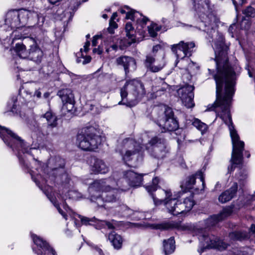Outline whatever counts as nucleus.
I'll use <instances>...</instances> for the list:
<instances>
[{
    "mask_svg": "<svg viewBox=\"0 0 255 255\" xmlns=\"http://www.w3.org/2000/svg\"><path fill=\"white\" fill-rule=\"evenodd\" d=\"M175 227L174 224L170 222H165L161 224H154L151 225V227L154 229L160 230H166L173 229Z\"/></svg>",
    "mask_w": 255,
    "mask_h": 255,
    "instance_id": "obj_37",
    "label": "nucleus"
},
{
    "mask_svg": "<svg viewBox=\"0 0 255 255\" xmlns=\"http://www.w3.org/2000/svg\"><path fill=\"white\" fill-rule=\"evenodd\" d=\"M254 10V9L252 7H249L245 10V12L247 15L250 16Z\"/></svg>",
    "mask_w": 255,
    "mask_h": 255,
    "instance_id": "obj_48",
    "label": "nucleus"
},
{
    "mask_svg": "<svg viewBox=\"0 0 255 255\" xmlns=\"http://www.w3.org/2000/svg\"><path fill=\"white\" fill-rule=\"evenodd\" d=\"M194 65H195V63L192 62L191 63H190L189 64V66L190 68H191L192 67H193L194 66Z\"/></svg>",
    "mask_w": 255,
    "mask_h": 255,
    "instance_id": "obj_62",
    "label": "nucleus"
},
{
    "mask_svg": "<svg viewBox=\"0 0 255 255\" xmlns=\"http://www.w3.org/2000/svg\"><path fill=\"white\" fill-rule=\"evenodd\" d=\"M16 97H13L7 103V110L5 113L11 112L13 114H17L18 110L16 105Z\"/></svg>",
    "mask_w": 255,
    "mask_h": 255,
    "instance_id": "obj_36",
    "label": "nucleus"
},
{
    "mask_svg": "<svg viewBox=\"0 0 255 255\" xmlns=\"http://www.w3.org/2000/svg\"><path fill=\"white\" fill-rule=\"evenodd\" d=\"M91 58L90 56H87L85 57V60L83 62V64L89 63L91 61Z\"/></svg>",
    "mask_w": 255,
    "mask_h": 255,
    "instance_id": "obj_52",
    "label": "nucleus"
},
{
    "mask_svg": "<svg viewBox=\"0 0 255 255\" xmlns=\"http://www.w3.org/2000/svg\"><path fill=\"white\" fill-rule=\"evenodd\" d=\"M90 45V43L89 41H87L84 46V51L87 52L89 50V47Z\"/></svg>",
    "mask_w": 255,
    "mask_h": 255,
    "instance_id": "obj_51",
    "label": "nucleus"
},
{
    "mask_svg": "<svg viewBox=\"0 0 255 255\" xmlns=\"http://www.w3.org/2000/svg\"><path fill=\"white\" fill-rule=\"evenodd\" d=\"M119 11L122 14H126V18L128 19L135 20L136 17L138 18V15L142 17V15L138 12L130 9L127 5L120 9Z\"/></svg>",
    "mask_w": 255,
    "mask_h": 255,
    "instance_id": "obj_31",
    "label": "nucleus"
},
{
    "mask_svg": "<svg viewBox=\"0 0 255 255\" xmlns=\"http://www.w3.org/2000/svg\"><path fill=\"white\" fill-rule=\"evenodd\" d=\"M250 232L255 237V225L252 224L250 228Z\"/></svg>",
    "mask_w": 255,
    "mask_h": 255,
    "instance_id": "obj_49",
    "label": "nucleus"
},
{
    "mask_svg": "<svg viewBox=\"0 0 255 255\" xmlns=\"http://www.w3.org/2000/svg\"><path fill=\"white\" fill-rule=\"evenodd\" d=\"M157 124L164 130L173 131L178 128V123L176 120L173 117V112L170 108H166L165 111H160L159 115L156 120Z\"/></svg>",
    "mask_w": 255,
    "mask_h": 255,
    "instance_id": "obj_10",
    "label": "nucleus"
},
{
    "mask_svg": "<svg viewBox=\"0 0 255 255\" xmlns=\"http://www.w3.org/2000/svg\"><path fill=\"white\" fill-rule=\"evenodd\" d=\"M93 52L100 55L102 53V51L100 48H94L93 49Z\"/></svg>",
    "mask_w": 255,
    "mask_h": 255,
    "instance_id": "obj_55",
    "label": "nucleus"
},
{
    "mask_svg": "<svg viewBox=\"0 0 255 255\" xmlns=\"http://www.w3.org/2000/svg\"><path fill=\"white\" fill-rule=\"evenodd\" d=\"M79 217L82 223L85 225H91L90 222H96L97 220L95 218H89L81 215H79Z\"/></svg>",
    "mask_w": 255,
    "mask_h": 255,
    "instance_id": "obj_45",
    "label": "nucleus"
},
{
    "mask_svg": "<svg viewBox=\"0 0 255 255\" xmlns=\"http://www.w3.org/2000/svg\"><path fill=\"white\" fill-rule=\"evenodd\" d=\"M118 65L124 68L126 74L129 71H134L136 69V62L135 60L131 57L123 56L118 58L116 60Z\"/></svg>",
    "mask_w": 255,
    "mask_h": 255,
    "instance_id": "obj_21",
    "label": "nucleus"
},
{
    "mask_svg": "<svg viewBox=\"0 0 255 255\" xmlns=\"http://www.w3.org/2000/svg\"><path fill=\"white\" fill-rule=\"evenodd\" d=\"M29 32V30L28 28H24L23 29V28H15L12 32L11 31L4 32L5 38L4 39H0V40L6 41L8 44H11L13 43L14 40L25 38V35H27Z\"/></svg>",
    "mask_w": 255,
    "mask_h": 255,
    "instance_id": "obj_19",
    "label": "nucleus"
},
{
    "mask_svg": "<svg viewBox=\"0 0 255 255\" xmlns=\"http://www.w3.org/2000/svg\"><path fill=\"white\" fill-rule=\"evenodd\" d=\"M194 233L198 237L200 245L204 249L216 248L222 250L227 248V245L219 240L214 235H209L206 230L201 227H197Z\"/></svg>",
    "mask_w": 255,
    "mask_h": 255,
    "instance_id": "obj_9",
    "label": "nucleus"
},
{
    "mask_svg": "<svg viewBox=\"0 0 255 255\" xmlns=\"http://www.w3.org/2000/svg\"><path fill=\"white\" fill-rule=\"evenodd\" d=\"M102 17H103L104 18L106 19V18H107L108 16H107V15L106 14H103Z\"/></svg>",
    "mask_w": 255,
    "mask_h": 255,
    "instance_id": "obj_63",
    "label": "nucleus"
},
{
    "mask_svg": "<svg viewBox=\"0 0 255 255\" xmlns=\"http://www.w3.org/2000/svg\"><path fill=\"white\" fill-rule=\"evenodd\" d=\"M195 44L193 42H184L183 41L179 43L171 45V50L176 55L177 59L190 57L193 52Z\"/></svg>",
    "mask_w": 255,
    "mask_h": 255,
    "instance_id": "obj_14",
    "label": "nucleus"
},
{
    "mask_svg": "<svg viewBox=\"0 0 255 255\" xmlns=\"http://www.w3.org/2000/svg\"><path fill=\"white\" fill-rule=\"evenodd\" d=\"M64 208L65 209V210L68 213L69 212V211L70 210L69 207L67 206V205H65L64 206Z\"/></svg>",
    "mask_w": 255,
    "mask_h": 255,
    "instance_id": "obj_58",
    "label": "nucleus"
},
{
    "mask_svg": "<svg viewBox=\"0 0 255 255\" xmlns=\"http://www.w3.org/2000/svg\"><path fill=\"white\" fill-rule=\"evenodd\" d=\"M194 87L193 86L185 85L179 88L177 93L182 102V104L187 108H191L194 106L193 102Z\"/></svg>",
    "mask_w": 255,
    "mask_h": 255,
    "instance_id": "obj_16",
    "label": "nucleus"
},
{
    "mask_svg": "<svg viewBox=\"0 0 255 255\" xmlns=\"http://www.w3.org/2000/svg\"><path fill=\"white\" fill-rule=\"evenodd\" d=\"M109 170L108 167L105 164V162L99 159H95V162L92 167V171L95 173L104 174Z\"/></svg>",
    "mask_w": 255,
    "mask_h": 255,
    "instance_id": "obj_28",
    "label": "nucleus"
},
{
    "mask_svg": "<svg viewBox=\"0 0 255 255\" xmlns=\"http://www.w3.org/2000/svg\"><path fill=\"white\" fill-rule=\"evenodd\" d=\"M34 85L33 83H30L25 86L22 96L25 99L26 103L33 101L35 96H36L38 98L41 97V92L36 90V88L34 87Z\"/></svg>",
    "mask_w": 255,
    "mask_h": 255,
    "instance_id": "obj_24",
    "label": "nucleus"
},
{
    "mask_svg": "<svg viewBox=\"0 0 255 255\" xmlns=\"http://www.w3.org/2000/svg\"><path fill=\"white\" fill-rule=\"evenodd\" d=\"M102 142L99 129L94 127H87L82 129L77 136V144L84 150H94Z\"/></svg>",
    "mask_w": 255,
    "mask_h": 255,
    "instance_id": "obj_8",
    "label": "nucleus"
},
{
    "mask_svg": "<svg viewBox=\"0 0 255 255\" xmlns=\"http://www.w3.org/2000/svg\"><path fill=\"white\" fill-rule=\"evenodd\" d=\"M26 41V39L24 41V43H18L16 44L15 47V51L17 55L19 57L23 59L27 58L29 55V50H27L26 49V45H27L25 43Z\"/></svg>",
    "mask_w": 255,
    "mask_h": 255,
    "instance_id": "obj_32",
    "label": "nucleus"
},
{
    "mask_svg": "<svg viewBox=\"0 0 255 255\" xmlns=\"http://www.w3.org/2000/svg\"><path fill=\"white\" fill-rule=\"evenodd\" d=\"M120 185L118 181L109 178L95 181L89 187L90 200L98 206L104 207V202H114L120 198Z\"/></svg>",
    "mask_w": 255,
    "mask_h": 255,
    "instance_id": "obj_2",
    "label": "nucleus"
},
{
    "mask_svg": "<svg viewBox=\"0 0 255 255\" xmlns=\"http://www.w3.org/2000/svg\"><path fill=\"white\" fill-rule=\"evenodd\" d=\"M134 20H136L138 24L139 25H138V27L140 26L141 28H143L146 24V22L148 20V19L142 15L141 17L140 15H138V18L136 17Z\"/></svg>",
    "mask_w": 255,
    "mask_h": 255,
    "instance_id": "obj_43",
    "label": "nucleus"
},
{
    "mask_svg": "<svg viewBox=\"0 0 255 255\" xmlns=\"http://www.w3.org/2000/svg\"><path fill=\"white\" fill-rule=\"evenodd\" d=\"M145 94L144 86L140 81L133 79L127 81L121 89L122 100L119 104L126 105L130 107L134 106L141 100Z\"/></svg>",
    "mask_w": 255,
    "mask_h": 255,
    "instance_id": "obj_5",
    "label": "nucleus"
},
{
    "mask_svg": "<svg viewBox=\"0 0 255 255\" xmlns=\"http://www.w3.org/2000/svg\"><path fill=\"white\" fill-rule=\"evenodd\" d=\"M25 43L27 46L30 47L27 58L37 63L40 62L43 56V52L37 47L35 40L32 38L27 37Z\"/></svg>",
    "mask_w": 255,
    "mask_h": 255,
    "instance_id": "obj_18",
    "label": "nucleus"
},
{
    "mask_svg": "<svg viewBox=\"0 0 255 255\" xmlns=\"http://www.w3.org/2000/svg\"><path fill=\"white\" fill-rule=\"evenodd\" d=\"M29 11L11 10L7 12L4 18L0 21V39H4V32H10L14 28H23L28 21Z\"/></svg>",
    "mask_w": 255,
    "mask_h": 255,
    "instance_id": "obj_4",
    "label": "nucleus"
},
{
    "mask_svg": "<svg viewBox=\"0 0 255 255\" xmlns=\"http://www.w3.org/2000/svg\"><path fill=\"white\" fill-rule=\"evenodd\" d=\"M57 95L61 98L63 104L73 102L74 101V95L70 89H66L60 90Z\"/></svg>",
    "mask_w": 255,
    "mask_h": 255,
    "instance_id": "obj_30",
    "label": "nucleus"
},
{
    "mask_svg": "<svg viewBox=\"0 0 255 255\" xmlns=\"http://www.w3.org/2000/svg\"><path fill=\"white\" fill-rule=\"evenodd\" d=\"M65 195L69 199L74 200H77L82 197L81 194L76 190H69Z\"/></svg>",
    "mask_w": 255,
    "mask_h": 255,
    "instance_id": "obj_41",
    "label": "nucleus"
},
{
    "mask_svg": "<svg viewBox=\"0 0 255 255\" xmlns=\"http://www.w3.org/2000/svg\"><path fill=\"white\" fill-rule=\"evenodd\" d=\"M238 188L237 183H234L231 187L223 192L218 198V200L221 203H225L230 201L235 195Z\"/></svg>",
    "mask_w": 255,
    "mask_h": 255,
    "instance_id": "obj_25",
    "label": "nucleus"
},
{
    "mask_svg": "<svg viewBox=\"0 0 255 255\" xmlns=\"http://www.w3.org/2000/svg\"><path fill=\"white\" fill-rule=\"evenodd\" d=\"M236 24L233 23L230 25V26L229 27V29H228V31L230 33V34L232 37H234L233 33H234L235 27H236Z\"/></svg>",
    "mask_w": 255,
    "mask_h": 255,
    "instance_id": "obj_47",
    "label": "nucleus"
},
{
    "mask_svg": "<svg viewBox=\"0 0 255 255\" xmlns=\"http://www.w3.org/2000/svg\"><path fill=\"white\" fill-rule=\"evenodd\" d=\"M97 252L99 253V254L100 255H103V252H102V250L100 249H97Z\"/></svg>",
    "mask_w": 255,
    "mask_h": 255,
    "instance_id": "obj_60",
    "label": "nucleus"
},
{
    "mask_svg": "<svg viewBox=\"0 0 255 255\" xmlns=\"http://www.w3.org/2000/svg\"><path fill=\"white\" fill-rule=\"evenodd\" d=\"M145 148L152 156L157 158H164L167 152L165 140L158 136L152 138Z\"/></svg>",
    "mask_w": 255,
    "mask_h": 255,
    "instance_id": "obj_12",
    "label": "nucleus"
},
{
    "mask_svg": "<svg viewBox=\"0 0 255 255\" xmlns=\"http://www.w3.org/2000/svg\"><path fill=\"white\" fill-rule=\"evenodd\" d=\"M78 3H79V1H77V0H76V1L75 2H73V6H71V9L73 10V11H74V9H76L77 8H76V6L78 5Z\"/></svg>",
    "mask_w": 255,
    "mask_h": 255,
    "instance_id": "obj_54",
    "label": "nucleus"
},
{
    "mask_svg": "<svg viewBox=\"0 0 255 255\" xmlns=\"http://www.w3.org/2000/svg\"><path fill=\"white\" fill-rule=\"evenodd\" d=\"M160 48V46L158 45L154 46L152 48L153 53L156 52Z\"/></svg>",
    "mask_w": 255,
    "mask_h": 255,
    "instance_id": "obj_53",
    "label": "nucleus"
},
{
    "mask_svg": "<svg viewBox=\"0 0 255 255\" xmlns=\"http://www.w3.org/2000/svg\"><path fill=\"white\" fill-rule=\"evenodd\" d=\"M45 194L46 195L47 197L49 199V200L51 201V202H52L54 206L56 207L57 209L58 210L59 213L62 215V216L64 217V219L66 220L67 219V215L65 214L64 212H63L59 207V205L56 204L55 202V198H53L51 194H49L48 193H47L46 192H45Z\"/></svg>",
    "mask_w": 255,
    "mask_h": 255,
    "instance_id": "obj_40",
    "label": "nucleus"
},
{
    "mask_svg": "<svg viewBox=\"0 0 255 255\" xmlns=\"http://www.w3.org/2000/svg\"><path fill=\"white\" fill-rule=\"evenodd\" d=\"M229 238L232 240L243 241L250 238L249 234L244 231H237L229 234Z\"/></svg>",
    "mask_w": 255,
    "mask_h": 255,
    "instance_id": "obj_34",
    "label": "nucleus"
},
{
    "mask_svg": "<svg viewBox=\"0 0 255 255\" xmlns=\"http://www.w3.org/2000/svg\"><path fill=\"white\" fill-rule=\"evenodd\" d=\"M159 179L158 177H155L153 178L152 184L146 186V189L152 196L154 204L156 205L163 204L167 209L168 212L173 215H178L180 213H177V209L179 206V202L175 197H172V194L170 190L161 189L158 191L160 194L164 195L165 197L164 199H159L160 197L158 195V197H155L152 192L155 191L157 188V185L159 183Z\"/></svg>",
    "mask_w": 255,
    "mask_h": 255,
    "instance_id": "obj_6",
    "label": "nucleus"
},
{
    "mask_svg": "<svg viewBox=\"0 0 255 255\" xmlns=\"http://www.w3.org/2000/svg\"><path fill=\"white\" fill-rule=\"evenodd\" d=\"M110 27L109 28V31L111 33H113V30H112V28H116L117 27V24L114 20H110Z\"/></svg>",
    "mask_w": 255,
    "mask_h": 255,
    "instance_id": "obj_46",
    "label": "nucleus"
},
{
    "mask_svg": "<svg viewBox=\"0 0 255 255\" xmlns=\"http://www.w3.org/2000/svg\"><path fill=\"white\" fill-rule=\"evenodd\" d=\"M100 37L98 35H96V36H95L94 37H93V40H92V46H95L96 45H97V39Z\"/></svg>",
    "mask_w": 255,
    "mask_h": 255,
    "instance_id": "obj_50",
    "label": "nucleus"
},
{
    "mask_svg": "<svg viewBox=\"0 0 255 255\" xmlns=\"http://www.w3.org/2000/svg\"><path fill=\"white\" fill-rule=\"evenodd\" d=\"M75 101L73 102H68L63 104L62 108V111L63 113H65L66 111L68 112H72L74 108Z\"/></svg>",
    "mask_w": 255,
    "mask_h": 255,
    "instance_id": "obj_42",
    "label": "nucleus"
},
{
    "mask_svg": "<svg viewBox=\"0 0 255 255\" xmlns=\"http://www.w3.org/2000/svg\"><path fill=\"white\" fill-rule=\"evenodd\" d=\"M35 165L37 166L36 169L39 172V174L34 177L31 173V177L36 185L42 188V185L46 183L48 180H53L54 179L58 182L59 179H65L66 183L69 184L70 180L68 175L65 173L64 167L65 161L60 157L50 158L47 164L41 166V163L39 161H35Z\"/></svg>",
    "mask_w": 255,
    "mask_h": 255,
    "instance_id": "obj_3",
    "label": "nucleus"
},
{
    "mask_svg": "<svg viewBox=\"0 0 255 255\" xmlns=\"http://www.w3.org/2000/svg\"><path fill=\"white\" fill-rule=\"evenodd\" d=\"M108 239L115 249L118 250L121 248L123 240L120 235L112 232L109 235Z\"/></svg>",
    "mask_w": 255,
    "mask_h": 255,
    "instance_id": "obj_29",
    "label": "nucleus"
},
{
    "mask_svg": "<svg viewBox=\"0 0 255 255\" xmlns=\"http://www.w3.org/2000/svg\"><path fill=\"white\" fill-rule=\"evenodd\" d=\"M28 20L30 23L31 21L33 22L36 21V24L38 26H41L44 21V17L41 14H38L37 12L34 11H30L29 14L28 15Z\"/></svg>",
    "mask_w": 255,
    "mask_h": 255,
    "instance_id": "obj_35",
    "label": "nucleus"
},
{
    "mask_svg": "<svg viewBox=\"0 0 255 255\" xmlns=\"http://www.w3.org/2000/svg\"><path fill=\"white\" fill-rule=\"evenodd\" d=\"M31 238L36 246V248L33 247V250L37 255H56L53 249L40 237L31 234Z\"/></svg>",
    "mask_w": 255,
    "mask_h": 255,
    "instance_id": "obj_15",
    "label": "nucleus"
},
{
    "mask_svg": "<svg viewBox=\"0 0 255 255\" xmlns=\"http://www.w3.org/2000/svg\"><path fill=\"white\" fill-rule=\"evenodd\" d=\"M196 178H199L200 182H202V188L200 190H203L205 188V183L204 174L201 171L197 172L195 175L190 176L187 178L185 184L186 187L188 189H192Z\"/></svg>",
    "mask_w": 255,
    "mask_h": 255,
    "instance_id": "obj_26",
    "label": "nucleus"
},
{
    "mask_svg": "<svg viewBox=\"0 0 255 255\" xmlns=\"http://www.w3.org/2000/svg\"><path fill=\"white\" fill-rule=\"evenodd\" d=\"M161 29V26L156 23H152L148 26V33L150 36L155 37L157 35V32Z\"/></svg>",
    "mask_w": 255,
    "mask_h": 255,
    "instance_id": "obj_38",
    "label": "nucleus"
},
{
    "mask_svg": "<svg viewBox=\"0 0 255 255\" xmlns=\"http://www.w3.org/2000/svg\"><path fill=\"white\" fill-rule=\"evenodd\" d=\"M98 226H99L98 229H100L101 228H104L105 227H107L109 229H112L114 228V226L112 223L109 222H107L106 221H99L98 220Z\"/></svg>",
    "mask_w": 255,
    "mask_h": 255,
    "instance_id": "obj_44",
    "label": "nucleus"
},
{
    "mask_svg": "<svg viewBox=\"0 0 255 255\" xmlns=\"http://www.w3.org/2000/svg\"><path fill=\"white\" fill-rule=\"evenodd\" d=\"M192 124L197 129L200 130L202 133L205 131L207 129V126L198 119H195Z\"/></svg>",
    "mask_w": 255,
    "mask_h": 255,
    "instance_id": "obj_39",
    "label": "nucleus"
},
{
    "mask_svg": "<svg viewBox=\"0 0 255 255\" xmlns=\"http://www.w3.org/2000/svg\"><path fill=\"white\" fill-rule=\"evenodd\" d=\"M233 206H228L224 208L222 211L217 215L211 216L204 221V229L209 228L215 226L219 222L221 221L230 216L233 213Z\"/></svg>",
    "mask_w": 255,
    "mask_h": 255,
    "instance_id": "obj_17",
    "label": "nucleus"
},
{
    "mask_svg": "<svg viewBox=\"0 0 255 255\" xmlns=\"http://www.w3.org/2000/svg\"><path fill=\"white\" fill-rule=\"evenodd\" d=\"M194 205V201L192 197L186 198L184 199V201L182 202H179V206L177 209V213L182 214L185 212L189 211Z\"/></svg>",
    "mask_w": 255,
    "mask_h": 255,
    "instance_id": "obj_27",
    "label": "nucleus"
},
{
    "mask_svg": "<svg viewBox=\"0 0 255 255\" xmlns=\"http://www.w3.org/2000/svg\"><path fill=\"white\" fill-rule=\"evenodd\" d=\"M0 137L4 143L11 147L13 150L15 149L17 151V156L20 162H22L23 160L20 155V150L23 153H27L32 155V150H36L37 152V149L39 147V144H32L31 147L29 148V145L24 143L19 136L4 127L0 126Z\"/></svg>",
    "mask_w": 255,
    "mask_h": 255,
    "instance_id": "obj_7",
    "label": "nucleus"
},
{
    "mask_svg": "<svg viewBox=\"0 0 255 255\" xmlns=\"http://www.w3.org/2000/svg\"><path fill=\"white\" fill-rule=\"evenodd\" d=\"M137 143L131 138H126L122 142V147L120 151L123 159L126 162L132 159L139 152L142 150L143 147L140 146L139 141Z\"/></svg>",
    "mask_w": 255,
    "mask_h": 255,
    "instance_id": "obj_11",
    "label": "nucleus"
},
{
    "mask_svg": "<svg viewBox=\"0 0 255 255\" xmlns=\"http://www.w3.org/2000/svg\"><path fill=\"white\" fill-rule=\"evenodd\" d=\"M125 29L127 36L128 37L130 40L122 39L120 40V48L122 49L130 46L132 43L135 42L134 36L135 31L132 24L130 22H128L126 24Z\"/></svg>",
    "mask_w": 255,
    "mask_h": 255,
    "instance_id": "obj_23",
    "label": "nucleus"
},
{
    "mask_svg": "<svg viewBox=\"0 0 255 255\" xmlns=\"http://www.w3.org/2000/svg\"><path fill=\"white\" fill-rule=\"evenodd\" d=\"M111 48L114 50H117V48H118V46L117 45H113L112 46H111Z\"/></svg>",
    "mask_w": 255,
    "mask_h": 255,
    "instance_id": "obj_59",
    "label": "nucleus"
},
{
    "mask_svg": "<svg viewBox=\"0 0 255 255\" xmlns=\"http://www.w3.org/2000/svg\"><path fill=\"white\" fill-rule=\"evenodd\" d=\"M194 7L205 27H211L213 31V38H216L213 45L215 54V61L217 67V73L214 75L216 83L217 99L212 106L219 117H231L230 107L234 93V86L237 76L241 68L237 66L231 67L228 63V47L224 43V38L213 29V25L218 22L216 16L211 11L208 0H194ZM209 110H212L209 108Z\"/></svg>",
    "mask_w": 255,
    "mask_h": 255,
    "instance_id": "obj_1",
    "label": "nucleus"
},
{
    "mask_svg": "<svg viewBox=\"0 0 255 255\" xmlns=\"http://www.w3.org/2000/svg\"><path fill=\"white\" fill-rule=\"evenodd\" d=\"M122 209L123 210V211H126V210H129V209H128V208L125 205H123L122 206Z\"/></svg>",
    "mask_w": 255,
    "mask_h": 255,
    "instance_id": "obj_57",
    "label": "nucleus"
},
{
    "mask_svg": "<svg viewBox=\"0 0 255 255\" xmlns=\"http://www.w3.org/2000/svg\"><path fill=\"white\" fill-rule=\"evenodd\" d=\"M117 16H118L117 13V12H114L110 20H114V19H116V18L117 17Z\"/></svg>",
    "mask_w": 255,
    "mask_h": 255,
    "instance_id": "obj_56",
    "label": "nucleus"
},
{
    "mask_svg": "<svg viewBox=\"0 0 255 255\" xmlns=\"http://www.w3.org/2000/svg\"><path fill=\"white\" fill-rule=\"evenodd\" d=\"M142 175L132 170H128L124 173V178L118 182L122 187V191H126L128 187L139 186L142 183Z\"/></svg>",
    "mask_w": 255,
    "mask_h": 255,
    "instance_id": "obj_13",
    "label": "nucleus"
},
{
    "mask_svg": "<svg viewBox=\"0 0 255 255\" xmlns=\"http://www.w3.org/2000/svg\"><path fill=\"white\" fill-rule=\"evenodd\" d=\"M43 117L46 119L47 122V126L46 128L48 129L45 130L46 127H44L40 129L39 132H41L42 136L45 137L49 134L50 132V130H49V128L51 129L57 126V118L55 115L53 114L50 112H46L43 115Z\"/></svg>",
    "mask_w": 255,
    "mask_h": 255,
    "instance_id": "obj_22",
    "label": "nucleus"
},
{
    "mask_svg": "<svg viewBox=\"0 0 255 255\" xmlns=\"http://www.w3.org/2000/svg\"><path fill=\"white\" fill-rule=\"evenodd\" d=\"M164 86L163 87H162V89H161V91H164V90H165V89H166V87H167V86H168V85H166V84H164Z\"/></svg>",
    "mask_w": 255,
    "mask_h": 255,
    "instance_id": "obj_61",
    "label": "nucleus"
},
{
    "mask_svg": "<svg viewBox=\"0 0 255 255\" xmlns=\"http://www.w3.org/2000/svg\"><path fill=\"white\" fill-rule=\"evenodd\" d=\"M165 61L162 59L159 62L155 61L154 58L150 54L147 55L144 61L145 67L152 72L160 71L165 66Z\"/></svg>",
    "mask_w": 255,
    "mask_h": 255,
    "instance_id": "obj_20",
    "label": "nucleus"
},
{
    "mask_svg": "<svg viewBox=\"0 0 255 255\" xmlns=\"http://www.w3.org/2000/svg\"><path fill=\"white\" fill-rule=\"evenodd\" d=\"M248 73H249V76H250V77H252L253 76H252V75L251 72L250 71H249Z\"/></svg>",
    "mask_w": 255,
    "mask_h": 255,
    "instance_id": "obj_64",
    "label": "nucleus"
},
{
    "mask_svg": "<svg viewBox=\"0 0 255 255\" xmlns=\"http://www.w3.org/2000/svg\"><path fill=\"white\" fill-rule=\"evenodd\" d=\"M163 251L165 255L173 253L175 249V241L173 237L163 241Z\"/></svg>",
    "mask_w": 255,
    "mask_h": 255,
    "instance_id": "obj_33",
    "label": "nucleus"
}]
</instances>
